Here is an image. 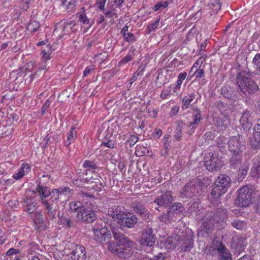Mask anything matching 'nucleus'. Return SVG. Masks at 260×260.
<instances>
[{"instance_id": "obj_18", "label": "nucleus", "mask_w": 260, "mask_h": 260, "mask_svg": "<svg viewBox=\"0 0 260 260\" xmlns=\"http://www.w3.org/2000/svg\"><path fill=\"white\" fill-rule=\"evenodd\" d=\"M192 118V121H190L188 122V127L190 128V130L188 131L189 135H191L194 132L197 126L203 119L201 112L200 109L196 108L194 110Z\"/></svg>"}, {"instance_id": "obj_20", "label": "nucleus", "mask_w": 260, "mask_h": 260, "mask_svg": "<svg viewBox=\"0 0 260 260\" xmlns=\"http://www.w3.org/2000/svg\"><path fill=\"white\" fill-rule=\"evenodd\" d=\"M71 254L74 260H85L86 258L85 249L81 245H75Z\"/></svg>"}, {"instance_id": "obj_3", "label": "nucleus", "mask_w": 260, "mask_h": 260, "mask_svg": "<svg viewBox=\"0 0 260 260\" xmlns=\"http://www.w3.org/2000/svg\"><path fill=\"white\" fill-rule=\"evenodd\" d=\"M253 190L251 186L246 185L238 190L237 204L239 207H247L252 202L253 197Z\"/></svg>"}, {"instance_id": "obj_62", "label": "nucleus", "mask_w": 260, "mask_h": 260, "mask_svg": "<svg viewBox=\"0 0 260 260\" xmlns=\"http://www.w3.org/2000/svg\"><path fill=\"white\" fill-rule=\"evenodd\" d=\"M132 260H154V259H148L145 255L140 252H136L135 254V258H133ZM156 260V259H155Z\"/></svg>"}, {"instance_id": "obj_23", "label": "nucleus", "mask_w": 260, "mask_h": 260, "mask_svg": "<svg viewBox=\"0 0 260 260\" xmlns=\"http://www.w3.org/2000/svg\"><path fill=\"white\" fill-rule=\"evenodd\" d=\"M238 90L234 87L225 85L221 88V94L225 98L236 101L238 99Z\"/></svg>"}, {"instance_id": "obj_19", "label": "nucleus", "mask_w": 260, "mask_h": 260, "mask_svg": "<svg viewBox=\"0 0 260 260\" xmlns=\"http://www.w3.org/2000/svg\"><path fill=\"white\" fill-rule=\"evenodd\" d=\"M258 89V86L252 79V78H251L246 84H245L243 87L241 88L239 91L245 95H247L248 94L256 93Z\"/></svg>"}, {"instance_id": "obj_64", "label": "nucleus", "mask_w": 260, "mask_h": 260, "mask_svg": "<svg viewBox=\"0 0 260 260\" xmlns=\"http://www.w3.org/2000/svg\"><path fill=\"white\" fill-rule=\"evenodd\" d=\"M170 136L168 135H166L164 139L162 140V143L164 144V148L168 150L169 148L170 147L169 143V139L170 138Z\"/></svg>"}, {"instance_id": "obj_63", "label": "nucleus", "mask_w": 260, "mask_h": 260, "mask_svg": "<svg viewBox=\"0 0 260 260\" xmlns=\"http://www.w3.org/2000/svg\"><path fill=\"white\" fill-rule=\"evenodd\" d=\"M107 0H96V5L99 10L104 11L105 9V4Z\"/></svg>"}, {"instance_id": "obj_4", "label": "nucleus", "mask_w": 260, "mask_h": 260, "mask_svg": "<svg viewBox=\"0 0 260 260\" xmlns=\"http://www.w3.org/2000/svg\"><path fill=\"white\" fill-rule=\"evenodd\" d=\"M228 145L231 154H243L246 150L243 137L239 134L231 137L228 141Z\"/></svg>"}, {"instance_id": "obj_41", "label": "nucleus", "mask_w": 260, "mask_h": 260, "mask_svg": "<svg viewBox=\"0 0 260 260\" xmlns=\"http://www.w3.org/2000/svg\"><path fill=\"white\" fill-rule=\"evenodd\" d=\"M169 212H171L172 214H179L180 213H183L184 210V208L182 206V204L180 203H175L172 206H171L169 208Z\"/></svg>"}, {"instance_id": "obj_46", "label": "nucleus", "mask_w": 260, "mask_h": 260, "mask_svg": "<svg viewBox=\"0 0 260 260\" xmlns=\"http://www.w3.org/2000/svg\"><path fill=\"white\" fill-rule=\"evenodd\" d=\"M248 168V166L246 162L243 164L241 169L239 168L238 174V179L239 180H242L245 178L247 174Z\"/></svg>"}, {"instance_id": "obj_43", "label": "nucleus", "mask_w": 260, "mask_h": 260, "mask_svg": "<svg viewBox=\"0 0 260 260\" xmlns=\"http://www.w3.org/2000/svg\"><path fill=\"white\" fill-rule=\"evenodd\" d=\"M250 144L254 149L260 148V134H253V138L250 141Z\"/></svg>"}, {"instance_id": "obj_47", "label": "nucleus", "mask_w": 260, "mask_h": 260, "mask_svg": "<svg viewBox=\"0 0 260 260\" xmlns=\"http://www.w3.org/2000/svg\"><path fill=\"white\" fill-rule=\"evenodd\" d=\"M63 26V29L67 30L68 32H73L76 29L74 28L75 26L76 25V22L75 21L71 20H64Z\"/></svg>"}, {"instance_id": "obj_29", "label": "nucleus", "mask_w": 260, "mask_h": 260, "mask_svg": "<svg viewBox=\"0 0 260 260\" xmlns=\"http://www.w3.org/2000/svg\"><path fill=\"white\" fill-rule=\"evenodd\" d=\"M225 246L223 243L217 240L213 241L209 251L212 255L218 254L219 252H222V250Z\"/></svg>"}, {"instance_id": "obj_48", "label": "nucleus", "mask_w": 260, "mask_h": 260, "mask_svg": "<svg viewBox=\"0 0 260 260\" xmlns=\"http://www.w3.org/2000/svg\"><path fill=\"white\" fill-rule=\"evenodd\" d=\"M50 198L46 201H49L50 203L53 204L57 203L59 199L61 198L58 194V190H56L55 188L51 191Z\"/></svg>"}, {"instance_id": "obj_8", "label": "nucleus", "mask_w": 260, "mask_h": 260, "mask_svg": "<svg viewBox=\"0 0 260 260\" xmlns=\"http://www.w3.org/2000/svg\"><path fill=\"white\" fill-rule=\"evenodd\" d=\"M239 71L238 72L236 78V83L239 90L241 88L243 87L248 82V81L252 78L253 75L252 73L248 69H245L242 71L239 69Z\"/></svg>"}, {"instance_id": "obj_58", "label": "nucleus", "mask_w": 260, "mask_h": 260, "mask_svg": "<svg viewBox=\"0 0 260 260\" xmlns=\"http://www.w3.org/2000/svg\"><path fill=\"white\" fill-rule=\"evenodd\" d=\"M232 225L237 230H242L244 228L245 224L243 221L238 219L234 220L232 223Z\"/></svg>"}, {"instance_id": "obj_52", "label": "nucleus", "mask_w": 260, "mask_h": 260, "mask_svg": "<svg viewBox=\"0 0 260 260\" xmlns=\"http://www.w3.org/2000/svg\"><path fill=\"white\" fill-rule=\"evenodd\" d=\"M82 166L84 168L86 169L87 170H93L98 169V166L93 161L86 160L84 161Z\"/></svg>"}, {"instance_id": "obj_38", "label": "nucleus", "mask_w": 260, "mask_h": 260, "mask_svg": "<svg viewBox=\"0 0 260 260\" xmlns=\"http://www.w3.org/2000/svg\"><path fill=\"white\" fill-rule=\"evenodd\" d=\"M77 138V133L75 131V127H72L68 133L67 139L64 143L66 146H69L72 143L74 142Z\"/></svg>"}, {"instance_id": "obj_34", "label": "nucleus", "mask_w": 260, "mask_h": 260, "mask_svg": "<svg viewBox=\"0 0 260 260\" xmlns=\"http://www.w3.org/2000/svg\"><path fill=\"white\" fill-rule=\"evenodd\" d=\"M59 220L61 222L62 225L67 228H70L73 226V221L70 218H68L66 216L63 215V213L59 211L57 215Z\"/></svg>"}, {"instance_id": "obj_45", "label": "nucleus", "mask_w": 260, "mask_h": 260, "mask_svg": "<svg viewBox=\"0 0 260 260\" xmlns=\"http://www.w3.org/2000/svg\"><path fill=\"white\" fill-rule=\"evenodd\" d=\"M218 257L220 260H232V255L229 250L224 247L222 250V252H219L218 253Z\"/></svg>"}, {"instance_id": "obj_59", "label": "nucleus", "mask_w": 260, "mask_h": 260, "mask_svg": "<svg viewBox=\"0 0 260 260\" xmlns=\"http://www.w3.org/2000/svg\"><path fill=\"white\" fill-rule=\"evenodd\" d=\"M144 71V68L142 69V70H140V69H138V70L134 73L133 76L130 78L129 79V84L131 85H132V84L136 81L138 77L139 76H142L143 74V72Z\"/></svg>"}, {"instance_id": "obj_16", "label": "nucleus", "mask_w": 260, "mask_h": 260, "mask_svg": "<svg viewBox=\"0 0 260 260\" xmlns=\"http://www.w3.org/2000/svg\"><path fill=\"white\" fill-rule=\"evenodd\" d=\"M93 232L95 239L97 241H105V238H109L111 235L109 224L105 225L101 228L94 225L93 228Z\"/></svg>"}, {"instance_id": "obj_27", "label": "nucleus", "mask_w": 260, "mask_h": 260, "mask_svg": "<svg viewBox=\"0 0 260 260\" xmlns=\"http://www.w3.org/2000/svg\"><path fill=\"white\" fill-rule=\"evenodd\" d=\"M246 245V239L239 236H236L233 238L232 246L239 251H242Z\"/></svg>"}, {"instance_id": "obj_1", "label": "nucleus", "mask_w": 260, "mask_h": 260, "mask_svg": "<svg viewBox=\"0 0 260 260\" xmlns=\"http://www.w3.org/2000/svg\"><path fill=\"white\" fill-rule=\"evenodd\" d=\"M134 243L131 241L130 243L126 242L122 244H119L116 246L110 244L108 246V249L114 254L116 255L121 259H128L131 257L135 258V254L136 252H140L138 250L135 251L133 246Z\"/></svg>"}, {"instance_id": "obj_39", "label": "nucleus", "mask_w": 260, "mask_h": 260, "mask_svg": "<svg viewBox=\"0 0 260 260\" xmlns=\"http://www.w3.org/2000/svg\"><path fill=\"white\" fill-rule=\"evenodd\" d=\"M33 220V222L36 225L44 223V218L41 212H35L29 216Z\"/></svg>"}, {"instance_id": "obj_31", "label": "nucleus", "mask_w": 260, "mask_h": 260, "mask_svg": "<svg viewBox=\"0 0 260 260\" xmlns=\"http://www.w3.org/2000/svg\"><path fill=\"white\" fill-rule=\"evenodd\" d=\"M198 60L196 61L191 68V70L189 72V74L191 73H193V75L196 76V78H201L204 74V70L203 68H201V67H199V62Z\"/></svg>"}, {"instance_id": "obj_40", "label": "nucleus", "mask_w": 260, "mask_h": 260, "mask_svg": "<svg viewBox=\"0 0 260 260\" xmlns=\"http://www.w3.org/2000/svg\"><path fill=\"white\" fill-rule=\"evenodd\" d=\"M135 52L136 49L134 48L131 47L127 54L119 61V64L122 65L131 61L136 55Z\"/></svg>"}, {"instance_id": "obj_13", "label": "nucleus", "mask_w": 260, "mask_h": 260, "mask_svg": "<svg viewBox=\"0 0 260 260\" xmlns=\"http://www.w3.org/2000/svg\"><path fill=\"white\" fill-rule=\"evenodd\" d=\"M215 224H217L215 222V219L210 215L203 222L199 234L203 237L208 236L214 229Z\"/></svg>"}, {"instance_id": "obj_12", "label": "nucleus", "mask_w": 260, "mask_h": 260, "mask_svg": "<svg viewBox=\"0 0 260 260\" xmlns=\"http://www.w3.org/2000/svg\"><path fill=\"white\" fill-rule=\"evenodd\" d=\"M109 228L110 232H111L114 238L119 242V244H122L125 243H130L131 240L125 236L122 233V229L119 225L115 226L112 224H109Z\"/></svg>"}, {"instance_id": "obj_35", "label": "nucleus", "mask_w": 260, "mask_h": 260, "mask_svg": "<svg viewBox=\"0 0 260 260\" xmlns=\"http://www.w3.org/2000/svg\"><path fill=\"white\" fill-rule=\"evenodd\" d=\"M61 6L67 12H73L76 6V0H61Z\"/></svg>"}, {"instance_id": "obj_15", "label": "nucleus", "mask_w": 260, "mask_h": 260, "mask_svg": "<svg viewBox=\"0 0 260 260\" xmlns=\"http://www.w3.org/2000/svg\"><path fill=\"white\" fill-rule=\"evenodd\" d=\"M137 220L138 218L136 215L132 213L126 212L122 218L120 219L118 223L122 226L132 228L134 227L137 222Z\"/></svg>"}, {"instance_id": "obj_51", "label": "nucleus", "mask_w": 260, "mask_h": 260, "mask_svg": "<svg viewBox=\"0 0 260 260\" xmlns=\"http://www.w3.org/2000/svg\"><path fill=\"white\" fill-rule=\"evenodd\" d=\"M217 124L218 126L221 127V129H224L230 125L229 119L227 116H223L217 121Z\"/></svg>"}, {"instance_id": "obj_2", "label": "nucleus", "mask_w": 260, "mask_h": 260, "mask_svg": "<svg viewBox=\"0 0 260 260\" xmlns=\"http://www.w3.org/2000/svg\"><path fill=\"white\" fill-rule=\"evenodd\" d=\"M231 179L226 175L221 174L215 181L211 194L214 198H218L225 193L230 186Z\"/></svg>"}, {"instance_id": "obj_26", "label": "nucleus", "mask_w": 260, "mask_h": 260, "mask_svg": "<svg viewBox=\"0 0 260 260\" xmlns=\"http://www.w3.org/2000/svg\"><path fill=\"white\" fill-rule=\"evenodd\" d=\"M22 202L25 204L24 210L28 213L29 216L35 212L37 203L32 199L24 198Z\"/></svg>"}, {"instance_id": "obj_57", "label": "nucleus", "mask_w": 260, "mask_h": 260, "mask_svg": "<svg viewBox=\"0 0 260 260\" xmlns=\"http://www.w3.org/2000/svg\"><path fill=\"white\" fill-rule=\"evenodd\" d=\"M159 19H157L152 23L150 24L147 27L146 30L147 33L151 34L152 32L154 31L159 25Z\"/></svg>"}, {"instance_id": "obj_7", "label": "nucleus", "mask_w": 260, "mask_h": 260, "mask_svg": "<svg viewBox=\"0 0 260 260\" xmlns=\"http://www.w3.org/2000/svg\"><path fill=\"white\" fill-rule=\"evenodd\" d=\"M178 245L180 252H190L193 247L194 241L191 236L184 234L178 238Z\"/></svg>"}, {"instance_id": "obj_10", "label": "nucleus", "mask_w": 260, "mask_h": 260, "mask_svg": "<svg viewBox=\"0 0 260 260\" xmlns=\"http://www.w3.org/2000/svg\"><path fill=\"white\" fill-rule=\"evenodd\" d=\"M76 217L82 222L90 223L95 220L96 215L95 213V211L91 210L90 208L84 207L82 210L77 213Z\"/></svg>"}, {"instance_id": "obj_24", "label": "nucleus", "mask_w": 260, "mask_h": 260, "mask_svg": "<svg viewBox=\"0 0 260 260\" xmlns=\"http://www.w3.org/2000/svg\"><path fill=\"white\" fill-rule=\"evenodd\" d=\"M109 212H111V213L109 214V215L111 216L113 218H116L118 222L120 220V218H122L124 214L126 212V211H125L124 208L120 206H115L112 207L111 211H109Z\"/></svg>"}, {"instance_id": "obj_36", "label": "nucleus", "mask_w": 260, "mask_h": 260, "mask_svg": "<svg viewBox=\"0 0 260 260\" xmlns=\"http://www.w3.org/2000/svg\"><path fill=\"white\" fill-rule=\"evenodd\" d=\"M84 206L80 202L73 201L70 202V209L69 211L70 212L79 213L83 208Z\"/></svg>"}, {"instance_id": "obj_53", "label": "nucleus", "mask_w": 260, "mask_h": 260, "mask_svg": "<svg viewBox=\"0 0 260 260\" xmlns=\"http://www.w3.org/2000/svg\"><path fill=\"white\" fill-rule=\"evenodd\" d=\"M187 76V73L186 72L180 73L178 77V80L177 81L176 84L174 88V91L178 90L180 88V86L182 83V81L184 80Z\"/></svg>"}, {"instance_id": "obj_60", "label": "nucleus", "mask_w": 260, "mask_h": 260, "mask_svg": "<svg viewBox=\"0 0 260 260\" xmlns=\"http://www.w3.org/2000/svg\"><path fill=\"white\" fill-rule=\"evenodd\" d=\"M175 133L174 136V139L176 141H179L182 136V128L180 125H177Z\"/></svg>"}, {"instance_id": "obj_14", "label": "nucleus", "mask_w": 260, "mask_h": 260, "mask_svg": "<svg viewBox=\"0 0 260 260\" xmlns=\"http://www.w3.org/2000/svg\"><path fill=\"white\" fill-rule=\"evenodd\" d=\"M194 183H187L181 189L180 197L182 198H191L198 193L199 189Z\"/></svg>"}, {"instance_id": "obj_5", "label": "nucleus", "mask_w": 260, "mask_h": 260, "mask_svg": "<svg viewBox=\"0 0 260 260\" xmlns=\"http://www.w3.org/2000/svg\"><path fill=\"white\" fill-rule=\"evenodd\" d=\"M204 164L206 169L210 171H217L224 165V162L219 158L215 152L208 153L204 157Z\"/></svg>"}, {"instance_id": "obj_22", "label": "nucleus", "mask_w": 260, "mask_h": 260, "mask_svg": "<svg viewBox=\"0 0 260 260\" xmlns=\"http://www.w3.org/2000/svg\"><path fill=\"white\" fill-rule=\"evenodd\" d=\"M36 182L37 183V186L35 193H39V196H40L39 201L40 203H42V200L46 201V199L50 195L51 191L47 186L42 185L40 181L37 180Z\"/></svg>"}, {"instance_id": "obj_9", "label": "nucleus", "mask_w": 260, "mask_h": 260, "mask_svg": "<svg viewBox=\"0 0 260 260\" xmlns=\"http://www.w3.org/2000/svg\"><path fill=\"white\" fill-rule=\"evenodd\" d=\"M254 121V116L252 112L246 110L241 117L240 122L245 133H248Z\"/></svg>"}, {"instance_id": "obj_54", "label": "nucleus", "mask_w": 260, "mask_h": 260, "mask_svg": "<svg viewBox=\"0 0 260 260\" xmlns=\"http://www.w3.org/2000/svg\"><path fill=\"white\" fill-rule=\"evenodd\" d=\"M103 12L106 17L108 18H117L118 16L117 13L115 12V10L112 7L109 8L107 10L105 9L103 11Z\"/></svg>"}, {"instance_id": "obj_30", "label": "nucleus", "mask_w": 260, "mask_h": 260, "mask_svg": "<svg viewBox=\"0 0 260 260\" xmlns=\"http://www.w3.org/2000/svg\"><path fill=\"white\" fill-rule=\"evenodd\" d=\"M30 171V167L28 164H22L19 169L18 172L14 174L13 177L18 180L21 178L24 175L27 174Z\"/></svg>"}, {"instance_id": "obj_17", "label": "nucleus", "mask_w": 260, "mask_h": 260, "mask_svg": "<svg viewBox=\"0 0 260 260\" xmlns=\"http://www.w3.org/2000/svg\"><path fill=\"white\" fill-rule=\"evenodd\" d=\"M132 207L134 211L139 215V216L144 219H149L150 214L149 211L146 209L144 204L141 202H134L132 203Z\"/></svg>"}, {"instance_id": "obj_21", "label": "nucleus", "mask_w": 260, "mask_h": 260, "mask_svg": "<svg viewBox=\"0 0 260 260\" xmlns=\"http://www.w3.org/2000/svg\"><path fill=\"white\" fill-rule=\"evenodd\" d=\"M41 204L43 206L45 210L44 213L48 218L52 220L56 217L57 210L54 208L52 203H50L49 201L42 200V203Z\"/></svg>"}, {"instance_id": "obj_11", "label": "nucleus", "mask_w": 260, "mask_h": 260, "mask_svg": "<svg viewBox=\"0 0 260 260\" xmlns=\"http://www.w3.org/2000/svg\"><path fill=\"white\" fill-rule=\"evenodd\" d=\"M173 197L170 191L164 192L162 195L158 196L154 201L152 204L155 206L158 205L159 207H155V209L160 211L159 209L161 207H167L169 206L170 203L173 201Z\"/></svg>"}, {"instance_id": "obj_28", "label": "nucleus", "mask_w": 260, "mask_h": 260, "mask_svg": "<svg viewBox=\"0 0 260 260\" xmlns=\"http://www.w3.org/2000/svg\"><path fill=\"white\" fill-rule=\"evenodd\" d=\"M227 210L224 209H218L216 213L211 215V217L215 219V221L217 224H220L223 222L224 220L227 217Z\"/></svg>"}, {"instance_id": "obj_25", "label": "nucleus", "mask_w": 260, "mask_h": 260, "mask_svg": "<svg viewBox=\"0 0 260 260\" xmlns=\"http://www.w3.org/2000/svg\"><path fill=\"white\" fill-rule=\"evenodd\" d=\"M243 154H232L230 159V167L234 169L240 168L242 164Z\"/></svg>"}, {"instance_id": "obj_44", "label": "nucleus", "mask_w": 260, "mask_h": 260, "mask_svg": "<svg viewBox=\"0 0 260 260\" xmlns=\"http://www.w3.org/2000/svg\"><path fill=\"white\" fill-rule=\"evenodd\" d=\"M209 6L210 9L216 14L221 9V3L219 0H210Z\"/></svg>"}, {"instance_id": "obj_61", "label": "nucleus", "mask_w": 260, "mask_h": 260, "mask_svg": "<svg viewBox=\"0 0 260 260\" xmlns=\"http://www.w3.org/2000/svg\"><path fill=\"white\" fill-rule=\"evenodd\" d=\"M252 62L256 69L260 71V53H256L252 60Z\"/></svg>"}, {"instance_id": "obj_6", "label": "nucleus", "mask_w": 260, "mask_h": 260, "mask_svg": "<svg viewBox=\"0 0 260 260\" xmlns=\"http://www.w3.org/2000/svg\"><path fill=\"white\" fill-rule=\"evenodd\" d=\"M155 234L152 225L149 224L144 231L140 243L143 247H151L154 245L155 242Z\"/></svg>"}, {"instance_id": "obj_32", "label": "nucleus", "mask_w": 260, "mask_h": 260, "mask_svg": "<svg viewBox=\"0 0 260 260\" xmlns=\"http://www.w3.org/2000/svg\"><path fill=\"white\" fill-rule=\"evenodd\" d=\"M217 145L219 150L223 154L227 152L228 148L227 139L223 136L218 137L217 140Z\"/></svg>"}, {"instance_id": "obj_33", "label": "nucleus", "mask_w": 260, "mask_h": 260, "mask_svg": "<svg viewBox=\"0 0 260 260\" xmlns=\"http://www.w3.org/2000/svg\"><path fill=\"white\" fill-rule=\"evenodd\" d=\"M166 248L168 249H174L177 244H178V240H177L173 237H168L162 241Z\"/></svg>"}, {"instance_id": "obj_50", "label": "nucleus", "mask_w": 260, "mask_h": 260, "mask_svg": "<svg viewBox=\"0 0 260 260\" xmlns=\"http://www.w3.org/2000/svg\"><path fill=\"white\" fill-rule=\"evenodd\" d=\"M172 216V213L171 212H169V209H168L167 213H163L159 217V219L161 222H164L165 223H169L171 221V219Z\"/></svg>"}, {"instance_id": "obj_55", "label": "nucleus", "mask_w": 260, "mask_h": 260, "mask_svg": "<svg viewBox=\"0 0 260 260\" xmlns=\"http://www.w3.org/2000/svg\"><path fill=\"white\" fill-rule=\"evenodd\" d=\"M148 149L146 147L143 146H137L135 153L138 156H141L146 155L148 153Z\"/></svg>"}, {"instance_id": "obj_37", "label": "nucleus", "mask_w": 260, "mask_h": 260, "mask_svg": "<svg viewBox=\"0 0 260 260\" xmlns=\"http://www.w3.org/2000/svg\"><path fill=\"white\" fill-rule=\"evenodd\" d=\"M196 95L194 93L192 92L187 95L185 96L182 101V108L183 110L187 109L190 103L195 99Z\"/></svg>"}, {"instance_id": "obj_56", "label": "nucleus", "mask_w": 260, "mask_h": 260, "mask_svg": "<svg viewBox=\"0 0 260 260\" xmlns=\"http://www.w3.org/2000/svg\"><path fill=\"white\" fill-rule=\"evenodd\" d=\"M51 45H47L45 48L42 51V57L44 60H48L50 59V54L51 52Z\"/></svg>"}, {"instance_id": "obj_49", "label": "nucleus", "mask_w": 260, "mask_h": 260, "mask_svg": "<svg viewBox=\"0 0 260 260\" xmlns=\"http://www.w3.org/2000/svg\"><path fill=\"white\" fill-rule=\"evenodd\" d=\"M40 27V24L39 22L32 20L27 24V29L30 32H35L38 31Z\"/></svg>"}, {"instance_id": "obj_42", "label": "nucleus", "mask_w": 260, "mask_h": 260, "mask_svg": "<svg viewBox=\"0 0 260 260\" xmlns=\"http://www.w3.org/2000/svg\"><path fill=\"white\" fill-rule=\"evenodd\" d=\"M56 190H58V194L61 198V196H71L73 194V190L71 189L68 186L60 187L58 188H55Z\"/></svg>"}]
</instances>
